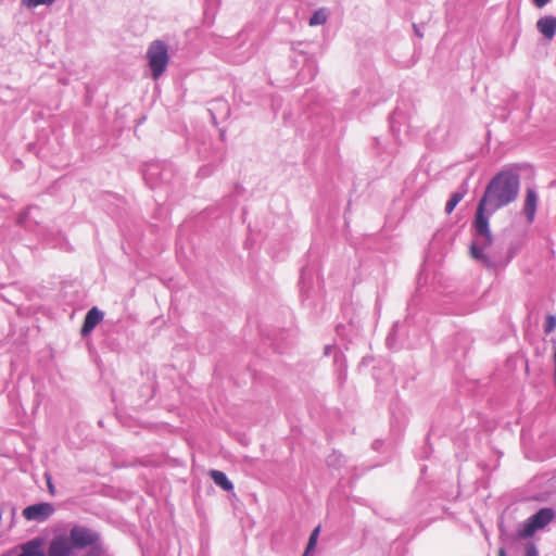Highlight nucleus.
<instances>
[{"label": "nucleus", "mask_w": 556, "mask_h": 556, "mask_svg": "<svg viewBox=\"0 0 556 556\" xmlns=\"http://www.w3.org/2000/svg\"><path fill=\"white\" fill-rule=\"evenodd\" d=\"M519 189L520 181L517 174L508 170L500 172L490 180L478 203L472 223L476 238L470 245L469 253L472 258L486 267L493 266V261L484 252L493 243L488 215L513 203L519 194Z\"/></svg>", "instance_id": "obj_1"}, {"label": "nucleus", "mask_w": 556, "mask_h": 556, "mask_svg": "<svg viewBox=\"0 0 556 556\" xmlns=\"http://www.w3.org/2000/svg\"><path fill=\"white\" fill-rule=\"evenodd\" d=\"M554 518L555 511L552 508H541L523 522L517 532L518 538H532L536 531L544 529Z\"/></svg>", "instance_id": "obj_2"}, {"label": "nucleus", "mask_w": 556, "mask_h": 556, "mask_svg": "<svg viewBox=\"0 0 556 556\" xmlns=\"http://www.w3.org/2000/svg\"><path fill=\"white\" fill-rule=\"evenodd\" d=\"M147 59L153 78L157 79L165 72L168 64L167 46L161 40L153 41L147 51Z\"/></svg>", "instance_id": "obj_3"}, {"label": "nucleus", "mask_w": 556, "mask_h": 556, "mask_svg": "<svg viewBox=\"0 0 556 556\" xmlns=\"http://www.w3.org/2000/svg\"><path fill=\"white\" fill-rule=\"evenodd\" d=\"M67 538L71 540L73 548H85L92 545L97 541V535L92 531L80 526H75L72 528L70 536Z\"/></svg>", "instance_id": "obj_4"}, {"label": "nucleus", "mask_w": 556, "mask_h": 556, "mask_svg": "<svg viewBox=\"0 0 556 556\" xmlns=\"http://www.w3.org/2000/svg\"><path fill=\"white\" fill-rule=\"evenodd\" d=\"M54 511V507L50 503H39L27 506L23 510V517L26 520L42 522L47 520Z\"/></svg>", "instance_id": "obj_5"}, {"label": "nucleus", "mask_w": 556, "mask_h": 556, "mask_svg": "<svg viewBox=\"0 0 556 556\" xmlns=\"http://www.w3.org/2000/svg\"><path fill=\"white\" fill-rule=\"evenodd\" d=\"M72 553L73 544L64 534L53 536L47 551L48 556H71Z\"/></svg>", "instance_id": "obj_6"}, {"label": "nucleus", "mask_w": 556, "mask_h": 556, "mask_svg": "<svg viewBox=\"0 0 556 556\" xmlns=\"http://www.w3.org/2000/svg\"><path fill=\"white\" fill-rule=\"evenodd\" d=\"M17 556H45L43 540L35 538L20 546Z\"/></svg>", "instance_id": "obj_7"}, {"label": "nucleus", "mask_w": 556, "mask_h": 556, "mask_svg": "<svg viewBox=\"0 0 556 556\" xmlns=\"http://www.w3.org/2000/svg\"><path fill=\"white\" fill-rule=\"evenodd\" d=\"M103 313L99 311L97 307H92L86 315L83 327H81V333L88 334L91 332L96 326L102 320Z\"/></svg>", "instance_id": "obj_8"}, {"label": "nucleus", "mask_w": 556, "mask_h": 556, "mask_svg": "<svg viewBox=\"0 0 556 556\" xmlns=\"http://www.w3.org/2000/svg\"><path fill=\"white\" fill-rule=\"evenodd\" d=\"M538 205V194L533 189H527L523 212L527 216L528 223H532L534 220L535 212Z\"/></svg>", "instance_id": "obj_9"}, {"label": "nucleus", "mask_w": 556, "mask_h": 556, "mask_svg": "<svg viewBox=\"0 0 556 556\" xmlns=\"http://www.w3.org/2000/svg\"><path fill=\"white\" fill-rule=\"evenodd\" d=\"M536 27L539 31L546 37L547 39H552L556 34V17L555 16H544L541 17L536 22Z\"/></svg>", "instance_id": "obj_10"}, {"label": "nucleus", "mask_w": 556, "mask_h": 556, "mask_svg": "<svg viewBox=\"0 0 556 556\" xmlns=\"http://www.w3.org/2000/svg\"><path fill=\"white\" fill-rule=\"evenodd\" d=\"M210 477L223 490L231 491L233 489V484L228 480L227 476L223 471L211 470Z\"/></svg>", "instance_id": "obj_11"}, {"label": "nucleus", "mask_w": 556, "mask_h": 556, "mask_svg": "<svg viewBox=\"0 0 556 556\" xmlns=\"http://www.w3.org/2000/svg\"><path fill=\"white\" fill-rule=\"evenodd\" d=\"M466 191L464 192H455L451 195L450 200L446 202L445 212L446 214H451L456 205L463 200Z\"/></svg>", "instance_id": "obj_12"}, {"label": "nucleus", "mask_w": 556, "mask_h": 556, "mask_svg": "<svg viewBox=\"0 0 556 556\" xmlns=\"http://www.w3.org/2000/svg\"><path fill=\"white\" fill-rule=\"evenodd\" d=\"M319 532H320V526H317L312 531V533L309 535V539H308V543H307L304 556H307L315 548L316 543H317V539H318V535H319Z\"/></svg>", "instance_id": "obj_13"}, {"label": "nucleus", "mask_w": 556, "mask_h": 556, "mask_svg": "<svg viewBox=\"0 0 556 556\" xmlns=\"http://www.w3.org/2000/svg\"><path fill=\"white\" fill-rule=\"evenodd\" d=\"M327 21V14L324 9L316 11L309 20V26L323 25Z\"/></svg>", "instance_id": "obj_14"}, {"label": "nucleus", "mask_w": 556, "mask_h": 556, "mask_svg": "<svg viewBox=\"0 0 556 556\" xmlns=\"http://www.w3.org/2000/svg\"><path fill=\"white\" fill-rule=\"evenodd\" d=\"M556 329V316L547 315L544 324V331L552 333Z\"/></svg>", "instance_id": "obj_15"}, {"label": "nucleus", "mask_w": 556, "mask_h": 556, "mask_svg": "<svg viewBox=\"0 0 556 556\" xmlns=\"http://www.w3.org/2000/svg\"><path fill=\"white\" fill-rule=\"evenodd\" d=\"M55 0H23V3L28 8H35L41 4H52Z\"/></svg>", "instance_id": "obj_16"}, {"label": "nucleus", "mask_w": 556, "mask_h": 556, "mask_svg": "<svg viewBox=\"0 0 556 556\" xmlns=\"http://www.w3.org/2000/svg\"><path fill=\"white\" fill-rule=\"evenodd\" d=\"M538 549L534 543L529 542L526 544V556H538Z\"/></svg>", "instance_id": "obj_17"}, {"label": "nucleus", "mask_w": 556, "mask_h": 556, "mask_svg": "<svg viewBox=\"0 0 556 556\" xmlns=\"http://www.w3.org/2000/svg\"><path fill=\"white\" fill-rule=\"evenodd\" d=\"M46 477H47L48 490H49L50 494L53 495L55 493V489H54V485H53V483L51 481V477L49 475H46Z\"/></svg>", "instance_id": "obj_18"}, {"label": "nucleus", "mask_w": 556, "mask_h": 556, "mask_svg": "<svg viewBox=\"0 0 556 556\" xmlns=\"http://www.w3.org/2000/svg\"><path fill=\"white\" fill-rule=\"evenodd\" d=\"M551 0H532L533 4L541 9L543 7H545Z\"/></svg>", "instance_id": "obj_19"}, {"label": "nucleus", "mask_w": 556, "mask_h": 556, "mask_svg": "<svg viewBox=\"0 0 556 556\" xmlns=\"http://www.w3.org/2000/svg\"><path fill=\"white\" fill-rule=\"evenodd\" d=\"M497 556H506V552L504 548H500L497 552Z\"/></svg>", "instance_id": "obj_20"}]
</instances>
